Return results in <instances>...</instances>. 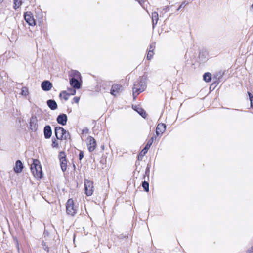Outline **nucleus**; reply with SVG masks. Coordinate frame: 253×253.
Instances as JSON below:
<instances>
[{"label": "nucleus", "instance_id": "17", "mask_svg": "<svg viewBox=\"0 0 253 253\" xmlns=\"http://www.w3.org/2000/svg\"><path fill=\"white\" fill-rule=\"evenodd\" d=\"M155 48V43H152L150 45L148 50L147 58L148 60H150L153 56V51Z\"/></svg>", "mask_w": 253, "mask_h": 253}, {"label": "nucleus", "instance_id": "28", "mask_svg": "<svg viewBox=\"0 0 253 253\" xmlns=\"http://www.w3.org/2000/svg\"><path fill=\"white\" fill-rule=\"evenodd\" d=\"M248 94L249 98H250L251 106L253 109V96L249 92H248Z\"/></svg>", "mask_w": 253, "mask_h": 253}, {"label": "nucleus", "instance_id": "21", "mask_svg": "<svg viewBox=\"0 0 253 253\" xmlns=\"http://www.w3.org/2000/svg\"><path fill=\"white\" fill-rule=\"evenodd\" d=\"M69 93L66 91H63L60 94V97L63 98L65 101H67L69 99Z\"/></svg>", "mask_w": 253, "mask_h": 253}, {"label": "nucleus", "instance_id": "12", "mask_svg": "<svg viewBox=\"0 0 253 253\" xmlns=\"http://www.w3.org/2000/svg\"><path fill=\"white\" fill-rule=\"evenodd\" d=\"M23 168V165L20 160H17L16 162L15 166L14 168V170L15 173H19L22 172Z\"/></svg>", "mask_w": 253, "mask_h": 253}, {"label": "nucleus", "instance_id": "31", "mask_svg": "<svg viewBox=\"0 0 253 253\" xmlns=\"http://www.w3.org/2000/svg\"><path fill=\"white\" fill-rule=\"evenodd\" d=\"M69 95H73L74 94H75L76 93V90L75 89H71L70 90H69Z\"/></svg>", "mask_w": 253, "mask_h": 253}, {"label": "nucleus", "instance_id": "10", "mask_svg": "<svg viewBox=\"0 0 253 253\" xmlns=\"http://www.w3.org/2000/svg\"><path fill=\"white\" fill-rule=\"evenodd\" d=\"M166 128V126L164 124H159L156 129V135L158 136L159 135H162L165 131Z\"/></svg>", "mask_w": 253, "mask_h": 253}, {"label": "nucleus", "instance_id": "16", "mask_svg": "<svg viewBox=\"0 0 253 253\" xmlns=\"http://www.w3.org/2000/svg\"><path fill=\"white\" fill-rule=\"evenodd\" d=\"M52 134L51 128L50 126H46L44 128V135L46 139L50 138Z\"/></svg>", "mask_w": 253, "mask_h": 253}, {"label": "nucleus", "instance_id": "1", "mask_svg": "<svg viewBox=\"0 0 253 253\" xmlns=\"http://www.w3.org/2000/svg\"><path fill=\"white\" fill-rule=\"evenodd\" d=\"M146 77L142 76L134 82L132 88L133 96L134 99L140 92L144 91L146 88Z\"/></svg>", "mask_w": 253, "mask_h": 253}, {"label": "nucleus", "instance_id": "25", "mask_svg": "<svg viewBox=\"0 0 253 253\" xmlns=\"http://www.w3.org/2000/svg\"><path fill=\"white\" fill-rule=\"evenodd\" d=\"M28 89L25 87H22L21 94L23 96H26L28 95Z\"/></svg>", "mask_w": 253, "mask_h": 253}, {"label": "nucleus", "instance_id": "9", "mask_svg": "<svg viewBox=\"0 0 253 253\" xmlns=\"http://www.w3.org/2000/svg\"><path fill=\"white\" fill-rule=\"evenodd\" d=\"M122 87L121 85L115 84L112 86L110 93L111 94L116 96L122 90Z\"/></svg>", "mask_w": 253, "mask_h": 253}, {"label": "nucleus", "instance_id": "37", "mask_svg": "<svg viewBox=\"0 0 253 253\" xmlns=\"http://www.w3.org/2000/svg\"><path fill=\"white\" fill-rule=\"evenodd\" d=\"M222 76V74H221V73H220V76L218 77V79H219Z\"/></svg>", "mask_w": 253, "mask_h": 253}, {"label": "nucleus", "instance_id": "4", "mask_svg": "<svg viewBox=\"0 0 253 253\" xmlns=\"http://www.w3.org/2000/svg\"><path fill=\"white\" fill-rule=\"evenodd\" d=\"M55 134L57 139L59 140H66L70 136L69 133L60 126L55 127Z\"/></svg>", "mask_w": 253, "mask_h": 253}, {"label": "nucleus", "instance_id": "11", "mask_svg": "<svg viewBox=\"0 0 253 253\" xmlns=\"http://www.w3.org/2000/svg\"><path fill=\"white\" fill-rule=\"evenodd\" d=\"M41 87L44 91H49L52 87V84L48 81H44L41 84Z\"/></svg>", "mask_w": 253, "mask_h": 253}, {"label": "nucleus", "instance_id": "34", "mask_svg": "<svg viewBox=\"0 0 253 253\" xmlns=\"http://www.w3.org/2000/svg\"><path fill=\"white\" fill-rule=\"evenodd\" d=\"M79 100H80V98L78 97H75L74 98H73V100L76 103H78V102H79Z\"/></svg>", "mask_w": 253, "mask_h": 253}, {"label": "nucleus", "instance_id": "38", "mask_svg": "<svg viewBox=\"0 0 253 253\" xmlns=\"http://www.w3.org/2000/svg\"><path fill=\"white\" fill-rule=\"evenodd\" d=\"M251 7L253 9V4L252 5Z\"/></svg>", "mask_w": 253, "mask_h": 253}, {"label": "nucleus", "instance_id": "36", "mask_svg": "<svg viewBox=\"0 0 253 253\" xmlns=\"http://www.w3.org/2000/svg\"><path fill=\"white\" fill-rule=\"evenodd\" d=\"M186 4L185 3V2H183L179 7V8H178L177 10H179L181 8H182V7H184L185 6Z\"/></svg>", "mask_w": 253, "mask_h": 253}, {"label": "nucleus", "instance_id": "14", "mask_svg": "<svg viewBox=\"0 0 253 253\" xmlns=\"http://www.w3.org/2000/svg\"><path fill=\"white\" fill-rule=\"evenodd\" d=\"M67 121V117L66 114H60L57 117V122L62 125H65L66 124Z\"/></svg>", "mask_w": 253, "mask_h": 253}, {"label": "nucleus", "instance_id": "26", "mask_svg": "<svg viewBox=\"0 0 253 253\" xmlns=\"http://www.w3.org/2000/svg\"><path fill=\"white\" fill-rule=\"evenodd\" d=\"M142 187L144 190L146 192L149 191V183L146 181H144L142 183Z\"/></svg>", "mask_w": 253, "mask_h": 253}, {"label": "nucleus", "instance_id": "27", "mask_svg": "<svg viewBox=\"0 0 253 253\" xmlns=\"http://www.w3.org/2000/svg\"><path fill=\"white\" fill-rule=\"evenodd\" d=\"M81 76V74L80 72H79L77 71H73V78H79Z\"/></svg>", "mask_w": 253, "mask_h": 253}, {"label": "nucleus", "instance_id": "13", "mask_svg": "<svg viewBox=\"0 0 253 253\" xmlns=\"http://www.w3.org/2000/svg\"><path fill=\"white\" fill-rule=\"evenodd\" d=\"M153 139L154 138L152 137L151 139L149 140V141L148 142L144 149L140 152L139 155L143 156L147 153L148 149L150 148V146H151L153 142Z\"/></svg>", "mask_w": 253, "mask_h": 253}, {"label": "nucleus", "instance_id": "5", "mask_svg": "<svg viewBox=\"0 0 253 253\" xmlns=\"http://www.w3.org/2000/svg\"><path fill=\"white\" fill-rule=\"evenodd\" d=\"M85 193L87 196H91L93 192V182L90 180L85 179L84 181Z\"/></svg>", "mask_w": 253, "mask_h": 253}, {"label": "nucleus", "instance_id": "7", "mask_svg": "<svg viewBox=\"0 0 253 253\" xmlns=\"http://www.w3.org/2000/svg\"><path fill=\"white\" fill-rule=\"evenodd\" d=\"M59 158L60 161V166L62 171L64 172L67 169V160L66 155L64 152H60L59 154Z\"/></svg>", "mask_w": 253, "mask_h": 253}, {"label": "nucleus", "instance_id": "24", "mask_svg": "<svg viewBox=\"0 0 253 253\" xmlns=\"http://www.w3.org/2000/svg\"><path fill=\"white\" fill-rule=\"evenodd\" d=\"M21 0H14V8L16 9L18 8L21 5Z\"/></svg>", "mask_w": 253, "mask_h": 253}, {"label": "nucleus", "instance_id": "32", "mask_svg": "<svg viewBox=\"0 0 253 253\" xmlns=\"http://www.w3.org/2000/svg\"><path fill=\"white\" fill-rule=\"evenodd\" d=\"M42 245L43 249L45 251H48V248L47 246L46 245L45 242H44V241H42Z\"/></svg>", "mask_w": 253, "mask_h": 253}, {"label": "nucleus", "instance_id": "6", "mask_svg": "<svg viewBox=\"0 0 253 253\" xmlns=\"http://www.w3.org/2000/svg\"><path fill=\"white\" fill-rule=\"evenodd\" d=\"M88 150L89 152L93 151L96 147V142L92 136H88L86 140Z\"/></svg>", "mask_w": 253, "mask_h": 253}, {"label": "nucleus", "instance_id": "3", "mask_svg": "<svg viewBox=\"0 0 253 253\" xmlns=\"http://www.w3.org/2000/svg\"><path fill=\"white\" fill-rule=\"evenodd\" d=\"M66 212L68 215H75L78 210V206L75 205L72 199H69L66 203Z\"/></svg>", "mask_w": 253, "mask_h": 253}, {"label": "nucleus", "instance_id": "29", "mask_svg": "<svg viewBox=\"0 0 253 253\" xmlns=\"http://www.w3.org/2000/svg\"><path fill=\"white\" fill-rule=\"evenodd\" d=\"M52 147H54V148L58 147V144L56 142V140L52 139Z\"/></svg>", "mask_w": 253, "mask_h": 253}, {"label": "nucleus", "instance_id": "33", "mask_svg": "<svg viewBox=\"0 0 253 253\" xmlns=\"http://www.w3.org/2000/svg\"><path fill=\"white\" fill-rule=\"evenodd\" d=\"M246 253H253V246L247 250Z\"/></svg>", "mask_w": 253, "mask_h": 253}, {"label": "nucleus", "instance_id": "20", "mask_svg": "<svg viewBox=\"0 0 253 253\" xmlns=\"http://www.w3.org/2000/svg\"><path fill=\"white\" fill-rule=\"evenodd\" d=\"M159 20V16L157 12H153L152 13V25L153 28H154L155 26L157 23V22Z\"/></svg>", "mask_w": 253, "mask_h": 253}, {"label": "nucleus", "instance_id": "15", "mask_svg": "<svg viewBox=\"0 0 253 253\" xmlns=\"http://www.w3.org/2000/svg\"><path fill=\"white\" fill-rule=\"evenodd\" d=\"M30 129L34 131H35L38 128V125L37 124V119L36 117H32L30 119Z\"/></svg>", "mask_w": 253, "mask_h": 253}, {"label": "nucleus", "instance_id": "35", "mask_svg": "<svg viewBox=\"0 0 253 253\" xmlns=\"http://www.w3.org/2000/svg\"><path fill=\"white\" fill-rule=\"evenodd\" d=\"M84 153L81 151L80 152V154H79V159L80 160H81L83 159V158L84 157Z\"/></svg>", "mask_w": 253, "mask_h": 253}, {"label": "nucleus", "instance_id": "8", "mask_svg": "<svg viewBox=\"0 0 253 253\" xmlns=\"http://www.w3.org/2000/svg\"><path fill=\"white\" fill-rule=\"evenodd\" d=\"M24 18L29 25L34 26L35 25V19L31 12H26L24 14Z\"/></svg>", "mask_w": 253, "mask_h": 253}, {"label": "nucleus", "instance_id": "18", "mask_svg": "<svg viewBox=\"0 0 253 253\" xmlns=\"http://www.w3.org/2000/svg\"><path fill=\"white\" fill-rule=\"evenodd\" d=\"M70 84L74 88L79 89L81 86V84L80 82L77 79H75L74 78H72L70 81Z\"/></svg>", "mask_w": 253, "mask_h": 253}, {"label": "nucleus", "instance_id": "30", "mask_svg": "<svg viewBox=\"0 0 253 253\" xmlns=\"http://www.w3.org/2000/svg\"><path fill=\"white\" fill-rule=\"evenodd\" d=\"M89 129L87 128H84L82 131V134H86L88 133Z\"/></svg>", "mask_w": 253, "mask_h": 253}, {"label": "nucleus", "instance_id": "23", "mask_svg": "<svg viewBox=\"0 0 253 253\" xmlns=\"http://www.w3.org/2000/svg\"><path fill=\"white\" fill-rule=\"evenodd\" d=\"M211 79V74L209 72L206 73L203 75V79L206 82H209Z\"/></svg>", "mask_w": 253, "mask_h": 253}, {"label": "nucleus", "instance_id": "22", "mask_svg": "<svg viewBox=\"0 0 253 253\" xmlns=\"http://www.w3.org/2000/svg\"><path fill=\"white\" fill-rule=\"evenodd\" d=\"M135 110L143 118L146 117L147 114L146 112L142 108L137 107Z\"/></svg>", "mask_w": 253, "mask_h": 253}, {"label": "nucleus", "instance_id": "19", "mask_svg": "<svg viewBox=\"0 0 253 253\" xmlns=\"http://www.w3.org/2000/svg\"><path fill=\"white\" fill-rule=\"evenodd\" d=\"M47 104L50 109L52 110H54L57 108V104L54 100L50 99L47 100Z\"/></svg>", "mask_w": 253, "mask_h": 253}, {"label": "nucleus", "instance_id": "2", "mask_svg": "<svg viewBox=\"0 0 253 253\" xmlns=\"http://www.w3.org/2000/svg\"><path fill=\"white\" fill-rule=\"evenodd\" d=\"M31 170L34 176L37 179H41L42 176V167L39 160H33L31 165Z\"/></svg>", "mask_w": 253, "mask_h": 253}]
</instances>
